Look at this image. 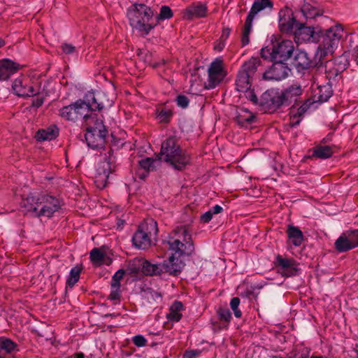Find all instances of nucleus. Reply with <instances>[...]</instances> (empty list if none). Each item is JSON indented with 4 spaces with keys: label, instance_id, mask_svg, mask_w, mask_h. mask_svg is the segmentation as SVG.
<instances>
[{
    "label": "nucleus",
    "instance_id": "nucleus-50",
    "mask_svg": "<svg viewBox=\"0 0 358 358\" xmlns=\"http://www.w3.org/2000/svg\"><path fill=\"white\" fill-rule=\"evenodd\" d=\"M125 274V271L124 269H119L112 277L113 281H120L123 278Z\"/></svg>",
    "mask_w": 358,
    "mask_h": 358
},
{
    "label": "nucleus",
    "instance_id": "nucleus-10",
    "mask_svg": "<svg viewBox=\"0 0 358 358\" xmlns=\"http://www.w3.org/2000/svg\"><path fill=\"white\" fill-rule=\"evenodd\" d=\"M273 7V3L271 0H255L245 22L241 36L243 46L248 45L250 42L249 35L251 32L252 21L256 15L266 8L271 10Z\"/></svg>",
    "mask_w": 358,
    "mask_h": 358
},
{
    "label": "nucleus",
    "instance_id": "nucleus-64",
    "mask_svg": "<svg viewBox=\"0 0 358 358\" xmlns=\"http://www.w3.org/2000/svg\"><path fill=\"white\" fill-rule=\"evenodd\" d=\"M144 177H145V176H140L141 178H143Z\"/></svg>",
    "mask_w": 358,
    "mask_h": 358
},
{
    "label": "nucleus",
    "instance_id": "nucleus-58",
    "mask_svg": "<svg viewBox=\"0 0 358 358\" xmlns=\"http://www.w3.org/2000/svg\"><path fill=\"white\" fill-rule=\"evenodd\" d=\"M68 358H85V355L83 352H77L69 357Z\"/></svg>",
    "mask_w": 358,
    "mask_h": 358
},
{
    "label": "nucleus",
    "instance_id": "nucleus-34",
    "mask_svg": "<svg viewBox=\"0 0 358 358\" xmlns=\"http://www.w3.org/2000/svg\"><path fill=\"white\" fill-rule=\"evenodd\" d=\"M332 95L331 87L329 85L319 86L317 92L315 96L317 98V101L320 102L327 101Z\"/></svg>",
    "mask_w": 358,
    "mask_h": 358
},
{
    "label": "nucleus",
    "instance_id": "nucleus-25",
    "mask_svg": "<svg viewBox=\"0 0 358 358\" xmlns=\"http://www.w3.org/2000/svg\"><path fill=\"white\" fill-rule=\"evenodd\" d=\"M286 233L289 241L295 247L300 246L303 242V232L298 227L288 225Z\"/></svg>",
    "mask_w": 358,
    "mask_h": 358
},
{
    "label": "nucleus",
    "instance_id": "nucleus-19",
    "mask_svg": "<svg viewBox=\"0 0 358 358\" xmlns=\"http://www.w3.org/2000/svg\"><path fill=\"white\" fill-rule=\"evenodd\" d=\"M303 89L299 85H292L281 92L286 106L298 101L302 95Z\"/></svg>",
    "mask_w": 358,
    "mask_h": 358
},
{
    "label": "nucleus",
    "instance_id": "nucleus-55",
    "mask_svg": "<svg viewBox=\"0 0 358 358\" xmlns=\"http://www.w3.org/2000/svg\"><path fill=\"white\" fill-rule=\"evenodd\" d=\"M352 57L356 64H358V46H356L352 50Z\"/></svg>",
    "mask_w": 358,
    "mask_h": 358
},
{
    "label": "nucleus",
    "instance_id": "nucleus-9",
    "mask_svg": "<svg viewBox=\"0 0 358 358\" xmlns=\"http://www.w3.org/2000/svg\"><path fill=\"white\" fill-rule=\"evenodd\" d=\"M294 50V46L291 40H282L272 43L271 48H263L261 50V56L264 59L283 62L290 58Z\"/></svg>",
    "mask_w": 358,
    "mask_h": 358
},
{
    "label": "nucleus",
    "instance_id": "nucleus-6",
    "mask_svg": "<svg viewBox=\"0 0 358 358\" xmlns=\"http://www.w3.org/2000/svg\"><path fill=\"white\" fill-rule=\"evenodd\" d=\"M160 155L164 162L178 171H182L190 163V156L180 148L173 136L169 137L162 143Z\"/></svg>",
    "mask_w": 358,
    "mask_h": 358
},
{
    "label": "nucleus",
    "instance_id": "nucleus-21",
    "mask_svg": "<svg viewBox=\"0 0 358 358\" xmlns=\"http://www.w3.org/2000/svg\"><path fill=\"white\" fill-rule=\"evenodd\" d=\"M263 99L265 101L264 104L271 110H275L280 106H286L281 92L265 93L263 95Z\"/></svg>",
    "mask_w": 358,
    "mask_h": 358
},
{
    "label": "nucleus",
    "instance_id": "nucleus-40",
    "mask_svg": "<svg viewBox=\"0 0 358 358\" xmlns=\"http://www.w3.org/2000/svg\"><path fill=\"white\" fill-rule=\"evenodd\" d=\"M240 304V299L238 297H234L230 301V307L234 311V314L236 317L240 318L242 316V313L238 308Z\"/></svg>",
    "mask_w": 358,
    "mask_h": 358
},
{
    "label": "nucleus",
    "instance_id": "nucleus-39",
    "mask_svg": "<svg viewBox=\"0 0 358 358\" xmlns=\"http://www.w3.org/2000/svg\"><path fill=\"white\" fill-rule=\"evenodd\" d=\"M173 16V12L170 7L167 6H162L160 9L159 14L157 16V20L155 21L163 20L166 19H170Z\"/></svg>",
    "mask_w": 358,
    "mask_h": 358
},
{
    "label": "nucleus",
    "instance_id": "nucleus-29",
    "mask_svg": "<svg viewBox=\"0 0 358 358\" xmlns=\"http://www.w3.org/2000/svg\"><path fill=\"white\" fill-rule=\"evenodd\" d=\"M255 115L248 110L241 108L236 117V122L241 127H248L255 120Z\"/></svg>",
    "mask_w": 358,
    "mask_h": 358
},
{
    "label": "nucleus",
    "instance_id": "nucleus-54",
    "mask_svg": "<svg viewBox=\"0 0 358 358\" xmlns=\"http://www.w3.org/2000/svg\"><path fill=\"white\" fill-rule=\"evenodd\" d=\"M222 207L219 205H215L210 210H209L213 215L218 214L222 211Z\"/></svg>",
    "mask_w": 358,
    "mask_h": 358
},
{
    "label": "nucleus",
    "instance_id": "nucleus-22",
    "mask_svg": "<svg viewBox=\"0 0 358 358\" xmlns=\"http://www.w3.org/2000/svg\"><path fill=\"white\" fill-rule=\"evenodd\" d=\"M12 89L15 94L19 96H31L38 93L34 87H27L24 85L23 79L21 78H16L14 80L12 85Z\"/></svg>",
    "mask_w": 358,
    "mask_h": 358
},
{
    "label": "nucleus",
    "instance_id": "nucleus-32",
    "mask_svg": "<svg viewBox=\"0 0 358 358\" xmlns=\"http://www.w3.org/2000/svg\"><path fill=\"white\" fill-rule=\"evenodd\" d=\"M334 154L333 147L329 145H316L313 148V157L320 159H327Z\"/></svg>",
    "mask_w": 358,
    "mask_h": 358
},
{
    "label": "nucleus",
    "instance_id": "nucleus-8",
    "mask_svg": "<svg viewBox=\"0 0 358 358\" xmlns=\"http://www.w3.org/2000/svg\"><path fill=\"white\" fill-rule=\"evenodd\" d=\"M158 233L157 223L153 219L141 223L132 237L136 248L141 250L148 248L152 244V237Z\"/></svg>",
    "mask_w": 358,
    "mask_h": 358
},
{
    "label": "nucleus",
    "instance_id": "nucleus-61",
    "mask_svg": "<svg viewBox=\"0 0 358 358\" xmlns=\"http://www.w3.org/2000/svg\"><path fill=\"white\" fill-rule=\"evenodd\" d=\"M119 314H106L104 315L105 317H116V316H118Z\"/></svg>",
    "mask_w": 358,
    "mask_h": 358
},
{
    "label": "nucleus",
    "instance_id": "nucleus-18",
    "mask_svg": "<svg viewBox=\"0 0 358 358\" xmlns=\"http://www.w3.org/2000/svg\"><path fill=\"white\" fill-rule=\"evenodd\" d=\"M22 66L10 59H0V80H7L16 73Z\"/></svg>",
    "mask_w": 358,
    "mask_h": 358
},
{
    "label": "nucleus",
    "instance_id": "nucleus-53",
    "mask_svg": "<svg viewBox=\"0 0 358 358\" xmlns=\"http://www.w3.org/2000/svg\"><path fill=\"white\" fill-rule=\"evenodd\" d=\"M308 106L306 104H303L296 111H295L296 113H297L299 115L302 116L307 110Z\"/></svg>",
    "mask_w": 358,
    "mask_h": 358
},
{
    "label": "nucleus",
    "instance_id": "nucleus-63",
    "mask_svg": "<svg viewBox=\"0 0 358 358\" xmlns=\"http://www.w3.org/2000/svg\"><path fill=\"white\" fill-rule=\"evenodd\" d=\"M157 66H158V64H153V67H155V68H156Z\"/></svg>",
    "mask_w": 358,
    "mask_h": 358
},
{
    "label": "nucleus",
    "instance_id": "nucleus-57",
    "mask_svg": "<svg viewBox=\"0 0 358 358\" xmlns=\"http://www.w3.org/2000/svg\"><path fill=\"white\" fill-rule=\"evenodd\" d=\"M224 41H220L217 45H215V49L218 51L222 50L223 48H224Z\"/></svg>",
    "mask_w": 358,
    "mask_h": 358
},
{
    "label": "nucleus",
    "instance_id": "nucleus-12",
    "mask_svg": "<svg viewBox=\"0 0 358 358\" xmlns=\"http://www.w3.org/2000/svg\"><path fill=\"white\" fill-rule=\"evenodd\" d=\"M226 72L224 69L223 60L215 59L208 70V79L205 83V88L210 90L215 88L225 77Z\"/></svg>",
    "mask_w": 358,
    "mask_h": 358
},
{
    "label": "nucleus",
    "instance_id": "nucleus-1",
    "mask_svg": "<svg viewBox=\"0 0 358 358\" xmlns=\"http://www.w3.org/2000/svg\"><path fill=\"white\" fill-rule=\"evenodd\" d=\"M112 102L106 99L103 92H88L83 99H78L73 103L59 110V115L64 120L76 122L83 120L86 122L92 119V111L101 110L110 106Z\"/></svg>",
    "mask_w": 358,
    "mask_h": 358
},
{
    "label": "nucleus",
    "instance_id": "nucleus-24",
    "mask_svg": "<svg viewBox=\"0 0 358 358\" xmlns=\"http://www.w3.org/2000/svg\"><path fill=\"white\" fill-rule=\"evenodd\" d=\"M163 272L168 273L170 275H177L180 273L182 265L181 262H178V259H176L173 255L169 257L168 261H164L162 264Z\"/></svg>",
    "mask_w": 358,
    "mask_h": 358
},
{
    "label": "nucleus",
    "instance_id": "nucleus-5",
    "mask_svg": "<svg viewBox=\"0 0 358 358\" xmlns=\"http://www.w3.org/2000/svg\"><path fill=\"white\" fill-rule=\"evenodd\" d=\"M166 243L169 250L173 251L179 257L183 255H192L194 250V247L189 226L180 225L176 227L170 233Z\"/></svg>",
    "mask_w": 358,
    "mask_h": 358
},
{
    "label": "nucleus",
    "instance_id": "nucleus-60",
    "mask_svg": "<svg viewBox=\"0 0 358 358\" xmlns=\"http://www.w3.org/2000/svg\"><path fill=\"white\" fill-rule=\"evenodd\" d=\"M43 103V100L42 99H37L35 102L34 105L37 107L41 106Z\"/></svg>",
    "mask_w": 358,
    "mask_h": 358
},
{
    "label": "nucleus",
    "instance_id": "nucleus-7",
    "mask_svg": "<svg viewBox=\"0 0 358 358\" xmlns=\"http://www.w3.org/2000/svg\"><path fill=\"white\" fill-rule=\"evenodd\" d=\"M343 29L341 25L331 27L325 31H320V42L317 48V54L322 58L329 54H332L334 49L338 46L343 36Z\"/></svg>",
    "mask_w": 358,
    "mask_h": 358
},
{
    "label": "nucleus",
    "instance_id": "nucleus-17",
    "mask_svg": "<svg viewBox=\"0 0 358 358\" xmlns=\"http://www.w3.org/2000/svg\"><path fill=\"white\" fill-rule=\"evenodd\" d=\"M208 13V7L206 3L201 2H194L188 6L184 10V17L187 20L194 18L205 17Z\"/></svg>",
    "mask_w": 358,
    "mask_h": 358
},
{
    "label": "nucleus",
    "instance_id": "nucleus-52",
    "mask_svg": "<svg viewBox=\"0 0 358 358\" xmlns=\"http://www.w3.org/2000/svg\"><path fill=\"white\" fill-rule=\"evenodd\" d=\"M231 29L228 27L224 28L222 30V35L220 36V41H226L229 36Z\"/></svg>",
    "mask_w": 358,
    "mask_h": 358
},
{
    "label": "nucleus",
    "instance_id": "nucleus-41",
    "mask_svg": "<svg viewBox=\"0 0 358 358\" xmlns=\"http://www.w3.org/2000/svg\"><path fill=\"white\" fill-rule=\"evenodd\" d=\"M219 319L229 323L231 318V314L229 309L220 308L217 311Z\"/></svg>",
    "mask_w": 358,
    "mask_h": 358
},
{
    "label": "nucleus",
    "instance_id": "nucleus-59",
    "mask_svg": "<svg viewBox=\"0 0 358 358\" xmlns=\"http://www.w3.org/2000/svg\"><path fill=\"white\" fill-rule=\"evenodd\" d=\"M118 288V289H120V281H113V280L112 279V281H111V287H113V288Z\"/></svg>",
    "mask_w": 358,
    "mask_h": 358
},
{
    "label": "nucleus",
    "instance_id": "nucleus-42",
    "mask_svg": "<svg viewBox=\"0 0 358 358\" xmlns=\"http://www.w3.org/2000/svg\"><path fill=\"white\" fill-rule=\"evenodd\" d=\"M143 260L141 259H134L129 264V270L131 273H137L139 271L142 270V264Z\"/></svg>",
    "mask_w": 358,
    "mask_h": 358
},
{
    "label": "nucleus",
    "instance_id": "nucleus-62",
    "mask_svg": "<svg viewBox=\"0 0 358 358\" xmlns=\"http://www.w3.org/2000/svg\"><path fill=\"white\" fill-rule=\"evenodd\" d=\"M5 45L4 41L0 38V48L3 47Z\"/></svg>",
    "mask_w": 358,
    "mask_h": 358
},
{
    "label": "nucleus",
    "instance_id": "nucleus-33",
    "mask_svg": "<svg viewBox=\"0 0 358 358\" xmlns=\"http://www.w3.org/2000/svg\"><path fill=\"white\" fill-rule=\"evenodd\" d=\"M183 309V304L180 301H176L171 306L169 313L167 314V318L169 320L178 322L182 318L181 311Z\"/></svg>",
    "mask_w": 358,
    "mask_h": 358
},
{
    "label": "nucleus",
    "instance_id": "nucleus-30",
    "mask_svg": "<svg viewBox=\"0 0 358 358\" xmlns=\"http://www.w3.org/2000/svg\"><path fill=\"white\" fill-rule=\"evenodd\" d=\"M142 272L146 275H158L163 273V268L160 264H151L147 260H143Z\"/></svg>",
    "mask_w": 358,
    "mask_h": 358
},
{
    "label": "nucleus",
    "instance_id": "nucleus-16",
    "mask_svg": "<svg viewBox=\"0 0 358 358\" xmlns=\"http://www.w3.org/2000/svg\"><path fill=\"white\" fill-rule=\"evenodd\" d=\"M275 265L278 271L285 277L295 275L299 271L298 264L294 259L285 258L280 255L276 257Z\"/></svg>",
    "mask_w": 358,
    "mask_h": 358
},
{
    "label": "nucleus",
    "instance_id": "nucleus-27",
    "mask_svg": "<svg viewBox=\"0 0 358 358\" xmlns=\"http://www.w3.org/2000/svg\"><path fill=\"white\" fill-rule=\"evenodd\" d=\"M59 128L55 124H52L46 129H39L36 134L38 141H51L56 138L59 135Z\"/></svg>",
    "mask_w": 358,
    "mask_h": 358
},
{
    "label": "nucleus",
    "instance_id": "nucleus-23",
    "mask_svg": "<svg viewBox=\"0 0 358 358\" xmlns=\"http://www.w3.org/2000/svg\"><path fill=\"white\" fill-rule=\"evenodd\" d=\"M155 118L162 124H168L171 122L173 111V109L164 104L159 105L155 108Z\"/></svg>",
    "mask_w": 358,
    "mask_h": 358
},
{
    "label": "nucleus",
    "instance_id": "nucleus-46",
    "mask_svg": "<svg viewBox=\"0 0 358 358\" xmlns=\"http://www.w3.org/2000/svg\"><path fill=\"white\" fill-rule=\"evenodd\" d=\"M201 354L199 350H186L183 354V358H195Z\"/></svg>",
    "mask_w": 358,
    "mask_h": 358
},
{
    "label": "nucleus",
    "instance_id": "nucleus-20",
    "mask_svg": "<svg viewBox=\"0 0 358 358\" xmlns=\"http://www.w3.org/2000/svg\"><path fill=\"white\" fill-rule=\"evenodd\" d=\"M293 65L300 71L312 67L313 64L306 52L297 50L294 54Z\"/></svg>",
    "mask_w": 358,
    "mask_h": 358
},
{
    "label": "nucleus",
    "instance_id": "nucleus-45",
    "mask_svg": "<svg viewBox=\"0 0 358 358\" xmlns=\"http://www.w3.org/2000/svg\"><path fill=\"white\" fill-rule=\"evenodd\" d=\"M133 343L137 347H143L146 345L147 340L141 335H137L133 337Z\"/></svg>",
    "mask_w": 358,
    "mask_h": 358
},
{
    "label": "nucleus",
    "instance_id": "nucleus-28",
    "mask_svg": "<svg viewBox=\"0 0 358 358\" xmlns=\"http://www.w3.org/2000/svg\"><path fill=\"white\" fill-rule=\"evenodd\" d=\"M18 351L17 345L12 340L0 338V358H6L7 355Z\"/></svg>",
    "mask_w": 358,
    "mask_h": 358
},
{
    "label": "nucleus",
    "instance_id": "nucleus-38",
    "mask_svg": "<svg viewBox=\"0 0 358 358\" xmlns=\"http://www.w3.org/2000/svg\"><path fill=\"white\" fill-rule=\"evenodd\" d=\"M157 162V159H154L151 157H146L140 160L138 162V164L141 169L148 173L155 170V166L154 164Z\"/></svg>",
    "mask_w": 358,
    "mask_h": 358
},
{
    "label": "nucleus",
    "instance_id": "nucleus-44",
    "mask_svg": "<svg viewBox=\"0 0 358 358\" xmlns=\"http://www.w3.org/2000/svg\"><path fill=\"white\" fill-rule=\"evenodd\" d=\"M177 105L182 108H186L189 103V99L185 95H178L176 99Z\"/></svg>",
    "mask_w": 358,
    "mask_h": 358
},
{
    "label": "nucleus",
    "instance_id": "nucleus-37",
    "mask_svg": "<svg viewBox=\"0 0 358 358\" xmlns=\"http://www.w3.org/2000/svg\"><path fill=\"white\" fill-rule=\"evenodd\" d=\"M82 267L76 266L71 268L66 283L70 287H73L80 279Z\"/></svg>",
    "mask_w": 358,
    "mask_h": 358
},
{
    "label": "nucleus",
    "instance_id": "nucleus-36",
    "mask_svg": "<svg viewBox=\"0 0 358 358\" xmlns=\"http://www.w3.org/2000/svg\"><path fill=\"white\" fill-rule=\"evenodd\" d=\"M106 253L102 252L99 248H94L90 252V260L96 266H101V261L104 258Z\"/></svg>",
    "mask_w": 358,
    "mask_h": 358
},
{
    "label": "nucleus",
    "instance_id": "nucleus-14",
    "mask_svg": "<svg viewBox=\"0 0 358 358\" xmlns=\"http://www.w3.org/2000/svg\"><path fill=\"white\" fill-rule=\"evenodd\" d=\"M108 154V157H105L99 164L96 176V182L102 184L103 187L106 185L109 175L114 172L115 169V157L111 155L110 152Z\"/></svg>",
    "mask_w": 358,
    "mask_h": 358
},
{
    "label": "nucleus",
    "instance_id": "nucleus-2",
    "mask_svg": "<svg viewBox=\"0 0 358 358\" xmlns=\"http://www.w3.org/2000/svg\"><path fill=\"white\" fill-rule=\"evenodd\" d=\"M20 206L25 214L34 217H51L61 207L58 199L45 194H30L23 197Z\"/></svg>",
    "mask_w": 358,
    "mask_h": 358
},
{
    "label": "nucleus",
    "instance_id": "nucleus-48",
    "mask_svg": "<svg viewBox=\"0 0 358 358\" xmlns=\"http://www.w3.org/2000/svg\"><path fill=\"white\" fill-rule=\"evenodd\" d=\"M120 297V289L111 287V292L108 296L110 300H117Z\"/></svg>",
    "mask_w": 358,
    "mask_h": 358
},
{
    "label": "nucleus",
    "instance_id": "nucleus-4",
    "mask_svg": "<svg viewBox=\"0 0 358 358\" xmlns=\"http://www.w3.org/2000/svg\"><path fill=\"white\" fill-rule=\"evenodd\" d=\"M153 10L145 4H134L127 10L130 25L143 35H148L157 24Z\"/></svg>",
    "mask_w": 358,
    "mask_h": 358
},
{
    "label": "nucleus",
    "instance_id": "nucleus-26",
    "mask_svg": "<svg viewBox=\"0 0 358 358\" xmlns=\"http://www.w3.org/2000/svg\"><path fill=\"white\" fill-rule=\"evenodd\" d=\"M261 63L259 57H252L242 65L239 71L252 79Z\"/></svg>",
    "mask_w": 358,
    "mask_h": 358
},
{
    "label": "nucleus",
    "instance_id": "nucleus-47",
    "mask_svg": "<svg viewBox=\"0 0 358 358\" xmlns=\"http://www.w3.org/2000/svg\"><path fill=\"white\" fill-rule=\"evenodd\" d=\"M61 48L62 51L67 55L72 54L76 50V48L73 45L69 43L62 44Z\"/></svg>",
    "mask_w": 358,
    "mask_h": 358
},
{
    "label": "nucleus",
    "instance_id": "nucleus-56",
    "mask_svg": "<svg viewBox=\"0 0 358 358\" xmlns=\"http://www.w3.org/2000/svg\"><path fill=\"white\" fill-rule=\"evenodd\" d=\"M111 263L112 259L108 257L106 255H105L104 258H103V260L101 261V265L106 264L107 266H109Z\"/></svg>",
    "mask_w": 358,
    "mask_h": 358
},
{
    "label": "nucleus",
    "instance_id": "nucleus-31",
    "mask_svg": "<svg viewBox=\"0 0 358 358\" xmlns=\"http://www.w3.org/2000/svg\"><path fill=\"white\" fill-rule=\"evenodd\" d=\"M252 80V79L248 77V76H246L239 71L236 80L237 90L243 92L250 90Z\"/></svg>",
    "mask_w": 358,
    "mask_h": 358
},
{
    "label": "nucleus",
    "instance_id": "nucleus-51",
    "mask_svg": "<svg viewBox=\"0 0 358 358\" xmlns=\"http://www.w3.org/2000/svg\"><path fill=\"white\" fill-rule=\"evenodd\" d=\"M213 215L212 213L208 210L201 216V220L204 223H207L211 220Z\"/></svg>",
    "mask_w": 358,
    "mask_h": 358
},
{
    "label": "nucleus",
    "instance_id": "nucleus-3",
    "mask_svg": "<svg viewBox=\"0 0 358 358\" xmlns=\"http://www.w3.org/2000/svg\"><path fill=\"white\" fill-rule=\"evenodd\" d=\"M278 15L280 31L293 33L296 43L315 42L317 40V34L313 28L297 22L292 10L289 7L285 6L280 9Z\"/></svg>",
    "mask_w": 358,
    "mask_h": 358
},
{
    "label": "nucleus",
    "instance_id": "nucleus-35",
    "mask_svg": "<svg viewBox=\"0 0 358 358\" xmlns=\"http://www.w3.org/2000/svg\"><path fill=\"white\" fill-rule=\"evenodd\" d=\"M301 11L306 18L312 19L320 15L318 8L308 2L303 3Z\"/></svg>",
    "mask_w": 358,
    "mask_h": 358
},
{
    "label": "nucleus",
    "instance_id": "nucleus-11",
    "mask_svg": "<svg viewBox=\"0 0 358 358\" xmlns=\"http://www.w3.org/2000/svg\"><path fill=\"white\" fill-rule=\"evenodd\" d=\"M92 119L94 122V125L87 127L85 137L88 146L96 149L104 145L108 130L102 121L94 120L93 117Z\"/></svg>",
    "mask_w": 358,
    "mask_h": 358
},
{
    "label": "nucleus",
    "instance_id": "nucleus-43",
    "mask_svg": "<svg viewBox=\"0 0 358 358\" xmlns=\"http://www.w3.org/2000/svg\"><path fill=\"white\" fill-rule=\"evenodd\" d=\"M289 114H290L289 125L292 127L297 126L301 120V116L299 115L297 113H295L294 108H291Z\"/></svg>",
    "mask_w": 358,
    "mask_h": 358
},
{
    "label": "nucleus",
    "instance_id": "nucleus-13",
    "mask_svg": "<svg viewBox=\"0 0 358 358\" xmlns=\"http://www.w3.org/2000/svg\"><path fill=\"white\" fill-rule=\"evenodd\" d=\"M334 245L339 252H347L358 247V229L349 230L343 233L336 241Z\"/></svg>",
    "mask_w": 358,
    "mask_h": 358
},
{
    "label": "nucleus",
    "instance_id": "nucleus-15",
    "mask_svg": "<svg viewBox=\"0 0 358 358\" xmlns=\"http://www.w3.org/2000/svg\"><path fill=\"white\" fill-rule=\"evenodd\" d=\"M289 72L287 65L282 61H278L262 74V78L265 80H280L286 78Z\"/></svg>",
    "mask_w": 358,
    "mask_h": 358
},
{
    "label": "nucleus",
    "instance_id": "nucleus-49",
    "mask_svg": "<svg viewBox=\"0 0 358 358\" xmlns=\"http://www.w3.org/2000/svg\"><path fill=\"white\" fill-rule=\"evenodd\" d=\"M243 92L245 93V96L249 100L252 101L254 103H257V97L256 94H255L254 91L250 90H250H248V91Z\"/></svg>",
    "mask_w": 358,
    "mask_h": 358
}]
</instances>
